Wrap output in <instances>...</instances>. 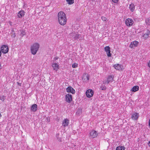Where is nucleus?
Segmentation results:
<instances>
[{
    "label": "nucleus",
    "mask_w": 150,
    "mask_h": 150,
    "mask_svg": "<svg viewBox=\"0 0 150 150\" xmlns=\"http://www.w3.org/2000/svg\"><path fill=\"white\" fill-rule=\"evenodd\" d=\"M134 47L132 44V42H131L129 45V47L131 48H133Z\"/></svg>",
    "instance_id": "obj_33"
},
{
    "label": "nucleus",
    "mask_w": 150,
    "mask_h": 150,
    "mask_svg": "<svg viewBox=\"0 0 150 150\" xmlns=\"http://www.w3.org/2000/svg\"><path fill=\"white\" fill-rule=\"evenodd\" d=\"M11 31L12 32L11 33V37L13 38H15L16 36V35L14 32V31L13 29Z\"/></svg>",
    "instance_id": "obj_24"
},
{
    "label": "nucleus",
    "mask_w": 150,
    "mask_h": 150,
    "mask_svg": "<svg viewBox=\"0 0 150 150\" xmlns=\"http://www.w3.org/2000/svg\"><path fill=\"white\" fill-rule=\"evenodd\" d=\"M81 35L80 34L76 33V35H74L73 39L74 40H76L79 39V40H80L82 39V37L81 38Z\"/></svg>",
    "instance_id": "obj_14"
},
{
    "label": "nucleus",
    "mask_w": 150,
    "mask_h": 150,
    "mask_svg": "<svg viewBox=\"0 0 150 150\" xmlns=\"http://www.w3.org/2000/svg\"><path fill=\"white\" fill-rule=\"evenodd\" d=\"M24 15V11H20L18 13V18H21Z\"/></svg>",
    "instance_id": "obj_15"
},
{
    "label": "nucleus",
    "mask_w": 150,
    "mask_h": 150,
    "mask_svg": "<svg viewBox=\"0 0 150 150\" xmlns=\"http://www.w3.org/2000/svg\"><path fill=\"white\" fill-rule=\"evenodd\" d=\"M106 87L104 85H102L100 87V88L102 90H105L106 89Z\"/></svg>",
    "instance_id": "obj_28"
},
{
    "label": "nucleus",
    "mask_w": 150,
    "mask_h": 150,
    "mask_svg": "<svg viewBox=\"0 0 150 150\" xmlns=\"http://www.w3.org/2000/svg\"><path fill=\"white\" fill-rule=\"evenodd\" d=\"M125 23L127 26H130L133 24V21L132 19L129 18L126 20Z\"/></svg>",
    "instance_id": "obj_7"
},
{
    "label": "nucleus",
    "mask_w": 150,
    "mask_h": 150,
    "mask_svg": "<svg viewBox=\"0 0 150 150\" xmlns=\"http://www.w3.org/2000/svg\"><path fill=\"white\" fill-rule=\"evenodd\" d=\"M149 126L150 127V119H149Z\"/></svg>",
    "instance_id": "obj_38"
},
{
    "label": "nucleus",
    "mask_w": 150,
    "mask_h": 150,
    "mask_svg": "<svg viewBox=\"0 0 150 150\" xmlns=\"http://www.w3.org/2000/svg\"><path fill=\"white\" fill-rule=\"evenodd\" d=\"M134 47H136L137 46L138 42L136 41H134L132 42Z\"/></svg>",
    "instance_id": "obj_26"
},
{
    "label": "nucleus",
    "mask_w": 150,
    "mask_h": 150,
    "mask_svg": "<svg viewBox=\"0 0 150 150\" xmlns=\"http://www.w3.org/2000/svg\"><path fill=\"white\" fill-rule=\"evenodd\" d=\"M148 66L149 67H150V61H149V62L148 63Z\"/></svg>",
    "instance_id": "obj_35"
},
{
    "label": "nucleus",
    "mask_w": 150,
    "mask_h": 150,
    "mask_svg": "<svg viewBox=\"0 0 150 150\" xmlns=\"http://www.w3.org/2000/svg\"><path fill=\"white\" fill-rule=\"evenodd\" d=\"M98 135L97 132L95 130H93L90 132L89 136L91 138H94L96 137Z\"/></svg>",
    "instance_id": "obj_5"
},
{
    "label": "nucleus",
    "mask_w": 150,
    "mask_h": 150,
    "mask_svg": "<svg viewBox=\"0 0 150 150\" xmlns=\"http://www.w3.org/2000/svg\"><path fill=\"white\" fill-rule=\"evenodd\" d=\"M131 115V118L134 120H137L139 117V113L136 112L132 113Z\"/></svg>",
    "instance_id": "obj_9"
},
{
    "label": "nucleus",
    "mask_w": 150,
    "mask_h": 150,
    "mask_svg": "<svg viewBox=\"0 0 150 150\" xmlns=\"http://www.w3.org/2000/svg\"><path fill=\"white\" fill-rule=\"evenodd\" d=\"M112 1L114 3H117L118 1V0H112Z\"/></svg>",
    "instance_id": "obj_34"
},
{
    "label": "nucleus",
    "mask_w": 150,
    "mask_h": 150,
    "mask_svg": "<svg viewBox=\"0 0 150 150\" xmlns=\"http://www.w3.org/2000/svg\"><path fill=\"white\" fill-rule=\"evenodd\" d=\"M37 109V105L36 104L32 105L30 108V110L33 112H35Z\"/></svg>",
    "instance_id": "obj_11"
},
{
    "label": "nucleus",
    "mask_w": 150,
    "mask_h": 150,
    "mask_svg": "<svg viewBox=\"0 0 150 150\" xmlns=\"http://www.w3.org/2000/svg\"><path fill=\"white\" fill-rule=\"evenodd\" d=\"M86 95L88 98H91L93 94V91L91 89H88L87 90L86 93Z\"/></svg>",
    "instance_id": "obj_8"
},
{
    "label": "nucleus",
    "mask_w": 150,
    "mask_h": 150,
    "mask_svg": "<svg viewBox=\"0 0 150 150\" xmlns=\"http://www.w3.org/2000/svg\"><path fill=\"white\" fill-rule=\"evenodd\" d=\"M113 67L115 69L117 70H119L121 69V65L118 64L114 65Z\"/></svg>",
    "instance_id": "obj_18"
},
{
    "label": "nucleus",
    "mask_w": 150,
    "mask_h": 150,
    "mask_svg": "<svg viewBox=\"0 0 150 150\" xmlns=\"http://www.w3.org/2000/svg\"><path fill=\"white\" fill-rule=\"evenodd\" d=\"M114 76L113 75H109L108 76L106 80H104L103 83L104 84H108L114 81Z\"/></svg>",
    "instance_id": "obj_3"
},
{
    "label": "nucleus",
    "mask_w": 150,
    "mask_h": 150,
    "mask_svg": "<svg viewBox=\"0 0 150 150\" xmlns=\"http://www.w3.org/2000/svg\"><path fill=\"white\" fill-rule=\"evenodd\" d=\"M139 87L138 86H133L132 88L131 91L133 92H135L139 90Z\"/></svg>",
    "instance_id": "obj_17"
},
{
    "label": "nucleus",
    "mask_w": 150,
    "mask_h": 150,
    "mask_svg": "<svg viewBox=\"0 0 150 150\" xmlns=\"http://www.w3.org/2000/svg\"><path fill=\"white\" fill-rule=\"evenodd\" d=\"M1 50L3 53L6 54L8 52L9 49L7 45H4L1 47Z\"/></svg>",
    "instance_id": "obj_4"
},
{
    "label": "nucleus",
    "mask_w": 150,
    "mask_h": 150,
    "mask_svg": "<svg viewBox=\"0 0 150 150\" xmlns=\"http://www.w3.org/2000/svg\"><path fill=\"white\" fill-rule=\"evenodd\" d=\"M148 144V146H150V141L149 142Z\"/></svg>",
    "instance_id": "obj_36"
},
{
    "label": "nucleus",
    "mask_w": 150,
    "mask_h": 150,
    "mask_svg": "<svg viewBox=\"0 0 150 150\" xmlns=\"http://www.w3.org/2000/svg\"><path fill=\"white\" fill-rule=\"evenodd\" d=\"M68 4L71 5L73 4L74 2V0H66Z\"/></svg>",
    "instance_id": "obj_22"
},
{
    "label": "nucleus",
    "mask_w": 150,
    "mask_h": 150,
    "mask_svg": "<svg viewBox=\"0 0 150 150\" xmlns=\"http://www.w3.org/2000/svg\"><path fill=\"white\" fill-rule=\"evenodd\" d=\"M26 34V33L25 32V31L24 30H22L21 33V35L23 37L24 35H25Z\"/></svg>",
    "instance_id": "obj_31"
},
{
    "label": "nucleus",
    "mask_w": 150,
    "mask_h": 150,
    "mask_svg": "<svg viewBox=\"0 0 150 150\" xmlns=\"http://www.w3.org/2000/svg\"><path fill=\"white\" fill-rule=\"evenodd\" d=\"M57 59V58H56V59Z\"/></svg>",
    "instance_id": "obj_40"
},
{
    "label": "nucleus",
    "mask_w": 150,
    "mask_h": 150,
    "mask_svg": "<svg viewBox=\"0 0 150 150\" xmlns=\"http://www.w3.org/2000/svg\"><path fill=\"white\" fill-rule=\"evenodd\" d=\"M149 33V31H148L147 33L144 34L143 36V37L145 39L148 38L149 37L148 33Z\"/></svg>",
    "instance_id": "obj_23"
},
{
    "label": "nucleus",
    "mask_w": 150,
    "mask_h": 150,
    "mask_svg": "<svg viewBox=\"0 0 150 150\" xmlns=\"http://www.w3.org/2000/svg\"><path fill=\"white\" fill-rule=\"evenodd\" d=\"M6 97L4 96H0V100H2V101H4Z\"/></svg>",
    "instance_id": "obj_27"
},
{
    "label": "nucleus",
    "mask_w": 150,
    "mask_h": 150,
    "mask_svg": "<svg viewBox=\"0 0 150 150\" xmlns=\"http://www.w3.org/2000/svg\"><path fill=\"white\" fill-rule=\"evenodd\" d=\"M78 64L76 63H74L72 65V67L73 68H76L78 67Z\"/></svg>",
    "instance_id": "obj_29"
},
{
    "label": "nucleus",
    "mask_w": 150,
    "mask_h": 150,
    "mask_svg": "<svg viewBox=\"0 0 150 150\" xmlns=\"http://www.w3.org/2000/svg\"><path fill=\"white\" fill-rule=\"evenodd\" d=\"M66 100L68 103H70L72 100V96L71 94L68 93L65 96Z\"/></svg>",
    "instance_id": "obj_6"
},
{
    "label": "nucleus",
    "mask_w": 150,
    "mask_h": 150,
    "mask_svg": "<svg viewBox=\"0 0 150 150\" xmlns=\"http://www.w3.org/2000/svg\"><path fill=\"white\" fill-rule=\"evenodd\" d=\"M47 120L48 122L50 121V120L49 119H48V118H47Z\"/></svg>",
    "instance_id": "obj_37"
},
{
    "label": "nucleus",
    "mask_w": 150,
    "mask_h": 150,
    "mask_svg": "<svg viewBox=\"0 0 150 150\" xmlns=\"http://www.w3.org/2000/svg\"><path fill=\"white\" fill-rule=\"evenodd\" d=\"M135 6L134 4H131L129 5V8L132 12H133L134 10Z\"/></svg>",
    "instance_id": "obj_16"
},
{
    "label": "nucleus",
    "mask_w": 150,
    "mask_h": 150,
    "mask_svg": "<svg viewBox=\"0 0 150 150\" xmlns=\"http://www.w3.org/2000/svg\"><path fill=\"white\" fill-rule=\"evenodd\" d=\"M107 53V54L108 57H110L111 56V54L110 53V50H109L108 52Z\"/></svg>",
    "instance_id": "obj_30"
},
{
    "label": "nucleus",
    "mask_w": 150,
    "mask_h": 150,
    "mask_svg": "<svg viewBox=\"0 0 150 150\" xmlns=\"http://www.w3.org/2000/svg\"><path fill=\"white\" fill-rule=\"evenodd\" d=\"M1 68V64H0V69Z\"/></svg>",
    "instance_id": "obj_39"
},
{
    "label": "nucleus",
    "mask_w": 150,
    "mask_h": 150,
    "mask_svg": "<svg viewBox=\"0 0 150 150\" xmlns=\"http://www.w3.org/2000/svg\"><path fill=\"white\" fill-rule=\"evenodd\" d=\"M125 149L124 146H118L116 147V150H125Z\"/></svg>",
    "instance_id": "obj_19"
},
{
    "label": "nucleus",
    "mask_w": 150,
    "mask_h": 150,
    "mask_svg": "<svg viewBox=\"0 0 150 150\" xmlns=\"http://www.w3.org/2000/svg\"><path fill=\"white\" fill-rule=\"evenodd\" d=\"M58 17L59 23L61 25H64L67 22L66 16L63 11L59 12L58 14Z\"/></svg>",
    "instance_id": "obj_1"
},
{
    "label": "nucleus",
    "mask_w": 150,
    "mask_h": 150,
    "mask_svg": "<svg viewBox=\"0 0 150 150\" xmlns=\"http://www.w3.org/2000/svg\"><path fill=\"white\" fill-rule=\"evenodd\" d=\"M69 120L67 119H64L62 123V126L64 127L67 126L69 124Z\"/></svg>",
    "instance_id": "obj_12"
},
{
    "label": "nucleus",
    "mask_w": 150,
    "mask_h": 150,
    "mask_svg": "<svg viewBox=\"0 0 150 150\" xmlns=\"http://www.w3.org/2000/svg\"><path fill=\"white\" fill-rule=\"evenodd\" d=\"M146 23L148 25H150V18H146L145 20Z\"/></svg>",
    "instance_id": "obj_21"
},
{
    "label": "nucleus",
    "mask_w": 150,
    "mask_h": 150,
    "mask_svg": "<svg viewBox=\"0 0 150 150\" xmlns=\"http://www.w3.org/2000/svg\"><path fill=\"white\" fill-rule=\"evenodd\" d=\"M101 18L103 21H106L107 20L106 18L103 16H102Z\"/></svg>",
    "instance_id": "obj_32"
},
{
    "label": "nucleus",
    "mask_w": 150,
    "mask_h": 150,
    "mask_svg": "<svg viewBox=\"0 0 150 150\" xmlns=\"http://www.w3.org/2000/svg\"><path fill=\"white\" fill-rule=\"evenodd\" d=\"M39 45L37 43H35L31 46L30 50L31 53L33 55L35 54L39 48Z\"/></svg>",
    "instance_id": "obj_2"
},
{
    "label": "nucleus",
    "mask_w": 150,
    "mask_h": 150,
    "mask_svg": "<svg viewBox=\"0 0 150 150\" xmlns=\"http://www.w3.org/2000/svg\"><path fill=\"white\" fill-rule=\"evenodd\" d=\"M66 91L68 93H71L72 94H74L75 93V90L71 86H68L66 88Z\"/></svg>",
    "instance_id": "obj_10"
},
{
    "label": "nucleus",
    "mask_w": 150,
    "mask_h": 150,
    "mask_svg": "<svg viewBox=\"0 0 150 150\" xmlns=\"http://www.w3.org/2000/svg\"><path fill=\"white\" fill-rule=\"evenodd\" d=\"M52 66L53 68V69L56 71H57L59 69V66L57 63L53 64Z\"/></svg>",
    "instance_id": "obj_13"
},
{
    "label": "nucleus",
    "mask_w": 150,
    "mask_h": 150,
    "mask_svg": "<svg viewBox=\"0 0 150 150\" xmlns=\"http://www.w3.org/2000/svg\"><path fill=\"white\" fill-rule=\"evenodd\" d=\"M104 50L105 52H107L110 50V47L109 46H106L105 47Z\"/></svg>",
    "instance_id": "obj_25"
},
{
    "label": "nucleus",
    "mask_w": 150,
    "mask_h": 150,
    "mask_svg": "<svg viewBox=\"0 0 150 150\" xmlns=\"http://www.w3.org/2000/svg\"><path fill=\"white\" fill-rule=\"evenodd\" d=\"M76 33L73 32L70 33L69 34V36L70 38L73 39L74 35H76Z\"/></svg>",
    "instance_id": "obj_20"
}]
</instances>
